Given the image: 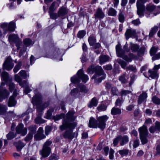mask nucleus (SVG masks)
Wrapping results in <instances>:
<instances>
[{
	"label": "nucleus",
	"instance_id": "obj_1",
	"mask_svg": "<svg viewBox=\"0 0 160 160\" xmlns=\"http://www.w3.org/2000/svg\"><path fill=\"white\" fill-rule=\"evenodd\" d=\"M74 113L75 112L73 111H70L67 114L66 116L64 114L61 113L60 115L53 116L52 119L55 121H56L63 118L62 124L59 127L60 130L62 131L67 128L74 129L76 126V123L70 121H72L75 119L76 118L73 115Z\"/></svg>",
	"mask_w": 160,
	"mask_h": 160
},
{
	"label": "nucleus",
	"instance_id": "obj_2",
	"mask_svg": "<svg viewBox=\"0 0 160 160\" xmlns=\"http://www.w3.org/2000/svg\"><path fill=\"white\" fill-rule=\"evenodd\" d=\"M88 74H92L94 72H95L92 78V79H95L98 75L102 76L98 79L95 80L96 82H100L102 80L104 79L106 77V74L104 73L103 70L101 66H94L93 65H92L89 66L87 70Z\"/></svg>",
	"mask_w": 160,
	"mask_h": 160
},
{
	"label": "nucleus",
	"instance_id": "obj_3",
	"mask_svg": "<svg viewBox=\"0 0 160 160\" xmlns=\"http://www.w3.org/2000/svg\"><path fill=\"white\" fill-rule=\"evenodd\" d=\"M124 50L121 49L120 45H117L116 46V50L118 57H121L127 62H131L132 59L137 58V56L133 54L130 53L129 54V57L125 55V52H128L129 49L128 48V46L125 45L123 47Z\"/></svg>",
	"mask_w": 160,
	"mask_h": 160
},
{
	"label": "nucleus",
	"instance_id": "obj_4",
	"mask_svg": "<svg viewBox=\"0 0 160 160\" xmlns=\"http://www.w3.org/2000/svg\"><path fill=\"white\" fill-rule=\"evenodd\" d=\"M78 76H74L72 77L71 79V81L74 83H77L80 82V79H81L82 81L86 82L88 80V76L83 73V72L82 69L79 70L77 73Z\"/></svg>",
	"mask_w": 160,
	"mask_h": 160
},
{
	"label": "nucleus",
	"instance_id": "obj_5",
	"mask_svg": "<svg viewBox=\"0 0 160 160\" xmlns=\"http://www.w3.org/2000/svg\"><path fill=\"white\" fill-rule=\"evenodd\" d=\"M52 143V142L50 140H48L44 143L42 149L40 151L42 157H47L50 154L51 148L49 146Z\"/></svg>",
	"mask_w": 160,
	"mask_h": 160
},
{
	"label": "nucleus",
	"instance_id": "obj_6",
	"mask_svg": "<svg viewBox=\"0 0 160 160\" xmlns=\"http://www.w3.org/2000/svg\"><path fill=\"white\" fill-rule=\"evenodd\" d=\"M108 118V117L106 115L97 117L96 119L98 123V128L102 130H104L106 127V122Z\"/></svg>",
	"mask_w": 160,
	"mask_h": 160
},
{
	"label": "nucleus",
	"instance_id": "obj_7",
	"mask_svg": "<svg viewBox=\"0 0 160 160\" xmlns=\"http://www.w3.org/2000/svg\"><path fill=\"white\" fill-rule=\"evenodd\" d=\"M148 0H137L136 6L137 8V13L140 17L143 16V12L145 10L144 3Z\"/></svg>",
	"mask_w": 160,
	"mask_h": 160
},
{
	"label": "nucleus",
	"instance_id": "obj_8",
	"mask_svg": "<svg viewBox=\"0 0 160 160\" xmlns=\"http://www.w3.org/2000/svg\"><path fill=\"white\" fill-rule=\"evenodd\" d=\"M8 40L10 42H14L15 43L18 49H19L20 46L22 43V42L17 35L13 34H10L9 36Z\"/></svg>",
	"mask_w": 160,
	"mask_h": 160
},
{
	"label": "nucleus",
	"instance_id": "obj_9",
	"mask_svg": "<svg viewBox=\"0 0 160 160\" xmlns=\"http://www.w3.org/2000/svg\"><path fill=\"white\" fill-rule=\"evenodd\" d=\"M14 66V64L12 62V60L10 57H8L6 60L3 65V68L9 71L12 69Z\"/></svg>",
	"mask_w": 160,
	"mask_h": 160
},
{
	"label": "nucleus",
	"instance_id": "obj_10",
	"mask_svg": "<svg viewBox=\"0 0 160 160\" xmlns=\"http://www.w3.org/2000/svg\"><path fill=\"white\" fill-rule=\"evenodd\" d=\"M15 24L14 22H11L9 24H8L7 23H3L1 25L0 27L4 29L13 32L15 29Z\"/></svg>",
	"mask_w": 160,
	"mask_h": 160
},
{
	"label": "nucleus",
	"instance_id": "obj_11",
	"mask_svg": "<svg viewBox=\"0 0 160 160\" xmlns=\"http://www.w3.org/2000/svg\"><path fill=\"white\" fill-rule=\"evenodd\" d=\"M16 130L17 133L21 134L23 136L25 135L27 132V128H24V125L22 123H20L17 126Z\"/></svg>",
	"mask_w": 160,
	"mask_h": 160
},
{
	"label": "nucleus",
	"instance_id": "obj_12",
	"mask_svg": "<svg viewBox=\"0 0 160 160\" xmlns=\"http://www.w3.org/2000/svg\"><path fill=\"white\" fill-rule=\"evenodd\" d=\"M45 136L43 133L42 128L40 127L39 128L37 133L34 136V138L37 141L41 140L45 138Z\"/></svg>",
	"mask_w": 160,
	"mask_h": 160
},
{
	"label": "nucleus",
	"instance_id": "obj_13",
	"mask_svg": "<svg viewBox=\"0 0 160 160\" xmlns=\"http://www.w3.org/2000/svg\"><path fill=\"white\" fill-rule=\"evenodd\" d=\"M69 130H66L63 133H62V135L63 138H68L69 139H72L74 137V135L75 133H73L71 130L73 129H70Z\"/></svg>",
	"mask_w": 160,
	"mask_h": 160
},
{
	"label": "nucleus",
	"instance_id": "obj_14",
	"mask_svg": "<svg viewBox=\"0 0 160 160\" xmlns=\"http://www.w3.org/2000/svg\"><path fill=\"white\" fill-rule=\"evenodd\" d=\"M97 120H96L94 118H90L88 123V127L90 128H98V125Z\"/></svg>",
	"mask_w": 160,
	"mask_h": 160
},
{
	"label": "nucleus",
	"instance_id": "obj_15",
	"mask_svg": "<svg viewBox=\"0 0 160 160\" xmlns=\"http://www.w3.org/2000/svg\"><path fill=\"white\" fill-rule=\"evenodd\" d=\"M17 95V94H16L15 92H14L13 95L10 97L8 103V105L9 107H13L15 105L16 102L15 99V98Z\"/></svg>",
	"mask_w": 160,
	"mask_h": 160
},
{
	"label": "nucleus",
	"instance_id": "obj_16",
	"mask_svg": "<svg viewBox=\"0 0 160 160\" xmlns=\"http://www.w3.org/2000/svg\"><path fill=\"white\" fill-rule=\"evenodd\" d=\"M147 97V93L145 92H142V93L138 96V104H140L142 102H145Z\"/></svg>",
	"mask_w": 160,
	"mask_h": 160
},
{
	"label": "nucleus",
	"instance_id": "obj_17",
	"mask_svg": "<svg viewBox=\"0 0 160 160\" xmlns=\"http://www.w3.org/2000/svg\"><path fill=\"white\" fill-rule=\"evenodd\" d=\"M96 19H102L105 15L101 9L98 8L94 14Z\"/></svg>",
	"mask_w": 160,
	"mask_h": 160
},
{
	"label": "nucleus",
	"instance_id": "obj_18",
	"mask_svg": "<svg viewBox=\"0 0 160 160\" xmlns=\"http://www.w3.org/2000/svg\"><path fill=\"white\" fill-rule=\"evenodd\" d=\"M140 136H148V131L147 127L145 125L141 127L138 129Z\"/></svg>",
	"mask_w": 160,
	"mask_h": 160
},
{
	"label": "nucleus",
	"instance_id": "obj_19",
	"mask_svg": "<svg viewBox=\"0 0 160 160\" xmlns=\"http://www.w3.org/2000/svg\"><path fill=\"white\" fill-rule=\"evenodd\" d=\"M9 95L8 90L4 88L0 89V97L2 100L7 98Z\"/></svg>",
	"mask_w": 160,
	"mask_h": 160
},
{
	"label": "nucleus",
	"instance_id": "obj_20",
	"mask_svg": "<svg viewBox=\"0 0 160 160\" xmlns=\"http://www.w3.org/2000/svg\"><path fill=\"white\" fill-rule=\"evenodd\" d=\"M118 80L122 84L127 83L128 81V78L126 76V73H125L120 76Z\"/></svg>",
	"mask_w": 160,
	"mask_h": 160
},
{
	"label": "nucleus",
	"instance_id": "obj_21",
	"mask_svg": "<svg viewBox=\"0 0 160 160\" xmlns=\"http://www.w3.org/2000/svg\"><path fill=\"white\" fill-rule=\"evenodd\" d=\"M68 11L66 8L63 7H61L58 12V16L59 17L63 16L66 14Z\"/></svg>",
	"mask_w": 160,
	"mask_h": 160
},
{
	"label": "nucleus",
	"instance_id": "obj_22",
	"mask_svg": "<svg viewBox=\"0 0 160 160\" xmlns=\"http://www.w3.org/2000/svg\"><path fill=\"white\" fill-rule=\"evenodd\" d=\"M109 57L106 55H101L99 58V62L100 64H102L103 63L108 61L109 60Z\"/></svg>",
	"mask_w": 160,
	"mask_h": 160
},
{
	"label": "nucleus",
	"instance_id": "obj_23",
	"mask_svg": "<svg viewBox=\"0 0 160 160\" xmlns=\"http://www.w3.org/2000/svg\"><path fill=\"white\" fill-rule=\"evenodd\" d=\"M120 142V144L121 146H123L127 143L128 141V138L127 136H119Z\"/></svg>",
	"mask_w": 160,
	"mask_h": 160
},
{
	"label": "nucleus",
	"instance_id": "obj_24",
	"mask_svg": "<svg viewBox=\"0 0 160 160\" xmlns=\"http://www.w3.org/2000/svg\"><path fill=\"white\" fill-rule=\"evenodd\" d=\"M14 144L16 146L17 150L18 152L20 151L25 145L20 141H19L18 142L14 143Z\"/></svg>",
	"mask_w": 160,
	"mask_h": 160
},
{
	"label": "nucleus",
	"instance_id": "obj_25",
	"mask_svg": "<svg viewBox=\"0 0 160 160\" xmlns=\"http://www.w3.org/2000/svg\"><path fill=\"white\" fill-rule=\"evenodd\" d=\"M122 112L120 109L115 107L113 108L111 110V114L113 115H120Z\"/></svg>",
	"mask_w": 160,
	"mask_h": 160
},
{
	"label": "nucleus",
	"instance_id": "obj_26",
	"mask_svg": "<svg viewBox=\"0 0 160 160\" xmlns=\"http://www.w3.org/2000/svg\"><path fill=\"white\" fill-rule=\"evenodd\" d=\"M135 33V32L134 30L131 29L127 30L125 33L126 38L128 39L132 36L134 35Z\"/></svg>",
	"mask_w": 160,
	"mask_h": 160
},
{
	"label": "nucleus",
	"instance_id": "obj_27",
	"mask_svg": "<svg viewBox=\"0 0 160 160\" xmlns=\"http://www.w3.org/2000/svg\"><path fill=\"white\" fill-rule=\"evenodd\" d=\"M41 98L42 96L40 94H35L32 98V102L37 103L40 101Z\"/></svg>",
	"mask_w": 160,
	"mask_h": 160
},
{
	"label": "nucleus",
	"instance_id": "obj_28",
	"mask_svg": "<svg viewBox=\"0 0 160 160\" xmlns=\"http://www.w3.org/2000/svg\"><path fill=\"white\" fill-rule=\"evenodd\" d=\"M72 96L77 98L80 96V94L78 88H74L72 90L71 92Z\"/></svg>",
	"mask_w": 160,
	"mask_h": 160
},
{
	"label": "nucleus",
	"instance_id": "obj_29",
	"mask_svg": "<svg viewBox=\"0 0 160 160\" xmlns=\"http://www.w3.org/2000/svg\"><path fill=\"white\" fill-rule=\"evenodd\" d=\"M98 101L96 98H93L91 100L88 106L91 108L92 107L96 106L97 105L98 103Z\"/></svg>",
	"mask_w": 160,
	"mask_h": 160
},
{
	"label": "nucleus",
	"instance_id": "obj_30",
	"mask_svg": "<svg viewBox=\"0 0 160 160\" xmlns=\"http://www.w3.org/2000/svg\"><path fill=\"white\" fill-rule=\"evenodd\" d=\"M117 11L112 8H110L108 10V13L109 16H115L117 15Z\"/></svg>",
	"mask_w": 160,
	"mask_h": 160
},
{
	"label": "nucleus",
	"instance_id": "obj_31",
	"mask_svg": "<svg viewBox=\"0 0 160 160\" xmlns=\"http://www.w3.org/2000/svg\"><path fill=\"white\" fill-rule=\"evenodd\" d=\"M7 106L5 105L0 104V114H4L7 111Z\"/></svg>",
	"mask_w": 160,
	"mask_h": 160
},
{
	"label": "nucleus",
	"instance_id": "obj_32",
	"mask_svg": "<svg viewBox=\"0 0 160 160\" xmlns=\"http://www.w3.org/2000/svg\"><path fill=\"white\" fill-rule=\"evenodd\" d=\"M158 29V27L157 26H154L151 29L149 34V37H152L156 33Z\"/></svg>",
	"mask_w": 160,
	"mask_h": 160
},
{
	"label": "nucleus",
	"instance_id": "obj_33",
	"mask_svg": "<svg viewBox=\"0 0 160 160\" xmlns=\"http://www.w3.org/2000/svg\"><path fill=\"white\" fill-rule=\"evenodd\" d=\"M23 43L25 45L28 46L32 45L34 43V42L29 38H27L25 39L23 41Z\"/></svg>",
	"mask_w": 160,
	"mask_h": 160
},
{
	"label": "nucleus",
	"instance_id": "obj_34",
	"mask_svg": "<svg viewBox=\"0 0 160 160\" xmlns=\"http://www.w3.org/2000/svg\"><path fill=\"white\" fill-rule=\"evenodd\" d=\"M148 72L150 74V77L152 78H158V74L157 71H152L150 70H149L148 71Z\"/></svg>",
	"mask_w": 160,
	"mask_h": 160
},
{
	"label": "nucleus",
	"instance_id": "obj_35",
	"mask_svg": "<svg viewBox=\"0 0 160 160\" xmlns=\"http://www.w3.org/2000/svg\"><path fill=\"white\" fill-rule=\"evenodd\" d=\"M88 41L90 45L91 46H93L96 42V39L94 36H91L88 39Z\"/></svg>",
	"mask_w": 160,
	"mask_h": 160
},
{
	"label": "nucleus",
	"instance_id": "obj_36",
	"mask_svg": "<svg viewBox=\"0 0 160 160\" xmlns=\"http://www.w3.org/2000/svg\"><path fill=\"white\" fill-rule=\"evenodd\" d=\"M28 129L29 133H32L33 135L36 132L37 127L36 125H32L28 127Z\"/></svg>",
	"mask_w": 160,
	"mask_h": 160
},
{
	"label": "nucleus",
	"instance_id": "obj_37",
	"mask_svg": "<svg viewBox=\"0 0 160 160\" xmlns=\"http://www.w3.org/2000/svg\"><path fill=\"white\" fill-rule=\"evenodd\" d=\"M130 47L132 52H137L138 49L139 47L137 44H132V42L130 43Z\"/></svg>",
	"mask_w": 160,
	"mask_h": 160
},
{
	"label": "nucleus",
	"instance_id": "obj_38",
	"mask_svg": "<svg viewBox=\"0 0 160 160\" xmlns=\"http://www.w3.org/2000/svg\"><path fill=\"white\" fill-rule=\"evenodd\" d=\"M19 73L20 76L23 79H26L29 77L28 73H27L26 71L25 70H21Z\"/></svg>",
	"mask_w": 160,
	"mask_h": 160
},
{
	"label": "nucleus",
	"instance_id": "obj_39",
	"mask_svg": "<svg viewBox=\"0 0 160 160\" xmlns=\"http://www.w3.org/2000/svg\"><path fill=\"white\" fill-rule=\"evenodd\" d=\"M2 77L4 81L7 82L9 79V74L6 72H3L2 73Z\"/></svg>",
	"mask_w": 160,
	"mask_h": 160
},
{
	"label": "nucleus",
	"instance_id": "obj_40",
	"mask_svg": "<svg viewBox=\"0 0 160 160\" xmlns=\"http://www.w3.org/2000/svg\"><path fill=\"white\" fill-rule=\"evenodd\" d=\"M124 100V98L123 97H121V99L119 98H118L115 102V105L116 106L120 107L123 102Z\"/></svg>",
	"mask_w": 160,
	"mask_h": 160
},
{
	"label": "nucleus",
	"instance_id": "obj_41",
	"mask_svg": "<svg viewBox=\"0 0 160 160\" xmlns=\"http://www.w3.org/2000/svg\"><path fill=\"white\" fill-rule=\"evenodd\" d=\"M156 8V6L153 5L148 4L146 7V10L149 12H152Z\"/></svg>",
	"mask_w": 160,
	"mask_h": 160
},
{
	"label": "nucleus",
	"instance_id": "obj_42",
	"mask_svg": "<svg viewBox=\"0 0 160 160\" xmlns=\"http://www.w3.org/2000/svg\"><path fill=\"white\" fill-rule=\"evenodd\" d=\"M79 87L80 88V91L82 92L86 93L88 91V89L87 88L86 86L84 85H79Z\"/></svg>",
	"mask_w": 160,
	"mask_h": 160
},
{
	"label": "nucleus",
	"instance_id": "obj_43",
	"mask_svg": "<svg viewBox=\"0 0 160 160\" xmlns=\"http://www.w3.org/2000/svg\"><path fill=\"white\" fill-rule=\"evenodd\" d=\"M147 137L148 136H140V139L142 144H145L148 142V140L147 138Z\"/></svg>",
	"mask_w": 160,
	"mask_h": 160
},
{
	"label": "nucleus",
	"instance_id": "obj_44",
	"mask_svg": "<svg viewBox=\"0 0 160 160\" xmlns=\"http://www.w3.org/2000/svg\"><path fill=\"white\" fill-rule=\"evenodd\" d=\"M119 153L122 156H126L128 155L129 152V150L128 149L121 150L118 151Z\"/></svg>",
	"mask_w": 160,
	"mask_h": 160
},
{
	"label": "nucleus",
	"instance_id": "obj_45",
	"mask_svg": "<svg viewBox=\"0 0 160 160\" xmlns=\"http://www.w3.org/2000/svg\"><path fill=\"white\" fill-rule=\"evenodd\" d=\"M118 17L119 20H124L125 17L124 12L120 11L119 13Z\"/></svg>",
	"mask_w": 160,
	"mask_h": 160
},
{
	"label": "nucleus",
	"instance_id": "obj_46",
	"mask_svg": "<svg viewBox=\"0 0 160 160\" xmlns=\"http://www.w3.org/2000/svg\"><path fill=\"white\" fill-rule=\"evenodd\" d=\"M152 100L153 103L156 104H160V99L154 96L152 98Z\"/></svg>",
	"mask_w": 160,
	"mask_h": 160
},
{
	"label": "nucleus",
	"instance_id": "obj_47",
	"mask_svg": "<svg viewBox=\"0 0 160 160\" xmlns=\"http://www.w3.org/2000/svg\"><path fill=\"white\" fill-rule=\"evenodd\" d=\"M107 108V106L104 104H101L99 105L97 107V109L99 111H104Z\"/></svg>",
	"mask_w": 160,
	"mask_h": 160
},
{
	"label": "nucleus",
	"instance_id": "obj_48",
	"mask_svg": "<svg viewBox=\"0 0 160 160\" xmlns=\"http://www.w3.org/2000/svg\"><path fill=\"white\" fill-rule=\"evenodd\" d=\"M118 62L121 65L122 68L125 69V67L127 65V63L125 62L122 60L119 59L118 60Z\"/></svg>",
	"mask_w": 160,
	"mask_h": 160
},
{
	"label": "nucleus",
	"instance_id": "obj_49",
	"mask_svg": "<svg viewBox=\"0 0 160 160\" xmlns=\"http://www.w3.org/2000/svg\"><path fill=\"white\" fill-rule=\"evenodd\" d=\"M158 48L155 47H152L150 51V53L151 56H153L157 52L158 50Z\"/></svg>",
	"mask_w": 160,
	"mask_h": 160
},
{
	"label": "nucleus",
	"instance_id": "obj_50",
	"mask_svg": "<svg viewBox=\"0 0 160 160\" xmlns=\"http://www.w3.org/2000/svg\"><path fill=\"white\" fill-rule=\"evenodd\" d=\"M54 111V109L52 108L48 110L47 112L46 118L48 119L51 118V115H52V113Z\"/></svg>",
	"mask_w": 160,
	"mask_h": 160
},
{
	"label": "nucleus",
	"instance_id": "obj_51",
	"mask_svg": "<svg viewBox=\"0 0 160 160\" xmlns=\"http://www.w3.org/2000/svg\"><path fill=\"white\" fill-rule=\"evenodd\" d=\"M22 66V63L20 62H19L18 64L15 66L14 69L13 71L15 73L17 72L21 68Z\"/></svg>",
	"mask_w": 160,
	"mask_h": 160
},
{
	"label": "nucleus",
	"instance_id": "obj_52",
	"mask_svg": "<svg viewBox=\"0 0 160 160\" xmlns=\"http://www.w3.org/2000/svg\"><path fill=\"white\" fill-rule=\"evenodd\" d=\"M131 93V92L130 91L128 90H122L121 91V97H123V96H126L129 94Z\"/></svg>",
	"mask_w": 160,
	"mask_h": 160
},
{
	"label": "nucleus",
	"instance_id": "obj_53",
	"mask_svg": "<svg viewBox=\"0 0 160 160\" xmlns=\"http://www.w3.org/2000/svg\"><path fill=\"white\" fill-rule=\"evenodd\" d=\"M86 32L83 30H82L79 31L78 34V37L80 38H82L85 35Z\"/></svg>",
	"mask_w": 160,
	"mask_h": 160
},
{
	"label": "nucleus",
	"instance_id": "obj_54",
	"mask_svg": "<svg viewBox=\"0 0 160 160\" xmlns=\"http://www.w3.org/2000/svg\"><path fill=\"white\" fill-rule=\"evenodd\" d=\"M111 92L113 95H117L118 93V88L115 87H112L111 88Z\"/></svg>",
	"mask_w": 160,
	"mask_h": 160
},
{
	"label": "nucleus",
	"instance_id": "obj_55",
	"mask_svg": "<svg viewBox=\"0 0 160 160\" xmlns=\"http://www.w3.org/2000/svg\"><path fill=\"white\" fill-rule=\"evenodd\" d=\"M32 133H29L28 135L24 138V140L26 142H28L31 140L33 137Z\"/></svg>",
	"mask_w": 160,
	"mask_h": 160
},
{
	"label": "nucleus",
	"instance_id": "obj_56",
	"mask_svg": "<svg viewBox=\"0 0 160 160\" xmlns=\"http://www.w3.org/2000/svg\"><path fill=\"white\" fill-rule=\"evenodd\" d=\"M125 69L126 70H130L132 71L136 72V68L135 66L132 65H130L128 66Z\"/></svg>",
	"mask_w": 160,
	"mask_h": 160
},
{
	"label": "nucleus",
	"instance_id": "obj_57",
	"mask_svg": "<svg viewBox=\"0 0 160 160\" xmlns=\"http://www.w3.org/2000/svg\"><path fill=\"white\" fill-rule=\"evenodd\" d=\"M15 137V135L14 134V133L12 132H10L7 135V137L8 139L10 140Z\"/></svg>",
	"mask_w": 160,
	"mask_h": 160
},
{
	"label": "nucleus",
	"instance_id": "obj_58",
	"mask_svg": "<svg viewBox=\"0 0 160 160\" xmlns=\"http://www.w3.org/2000/svg\"><path fill=\"white\" fill-rule=\"evenodd\" d=\"M152 154L150 153H146L144 155V157L145 160H152Z\"/></svg>",
	"mask_w": 160,
	"mask_h": 160
},
{
	"label": "nucleus",
	"instance_id": "obj_59",
	"mask_svg": "<svg viewBox=\"0 0 160 160\" xmlns=\"http://www.w3.org/2000/svg\"><path fill=\"white\" fill-rule=\"evenodd\" d=\"M49 14L51 18L52 19H56L58 17H59L58 16V14H57V13H55L50 12Z\"/></svg>",
	"mask_w": 160,
	"mask_h": 160
},
{
	"label": "nucleus",
	"instance_id": "obj_60",
	"mask_svg": "<svg viewBox=\"0 0 160 160\" xmlns=\"http://www.w3.org/2000/svg\"><path fill=\"white\" fill-rule=\"evenodd\" d=\"M59 157L55 154H53L49 158V160H58Z\"/></svg>",
	"mask_w": 160,
	"mask_h": 160
},
{
	"label": "nucleus",
	"instance_id": "obj_61",
	"mask_svg": "<svg viewBox=\"0 0 160 160\" xmlns=\"http://www.w3.org/2000/svg\"><path fill=\"white\" fill-rule=\"evenodd\" d=\"M160 155V145H158L156 147V151L154 155L155 156H157Z\"/></svg>",
	"mask_w": 160,
	"mask_h": 160
},
{
	"label": "nucleus",
	"instance_id": "obj_62",
	"mask_svg": "<svg viewBox=\"0 0 160 160\" xmlns=\"http://www.w3.org/2000/svg\"><path fill=\"white\" fill-rule=\"evenodd\" d=\"M159 59H160V52L158 53L157 54L154 55L152 58V60L153 61H154Z\"/></svg>",
	"mask_w": 160,
	"mask_h": 160
},
{
	"label": "nucleus",
	"instance_id": "obj_63",
	"mask_svg": "<svg viewBox=\"0 0 160 160\" xmlns=\"http://www.w3.org/2000/svg\"><path fill=\"white\" fill-rule=\"evenodd\" d=\"M120 136H119L114 139L113 142V144L114 146H116L118 144L119 141L120 142Z\"/></svg>",
	"mask_w": 160,
	"mask_h": 160
},
{
	"label": "nucleus",
	"instance_id": "obj_64",
	"mask_svg": "<svg viewBox=\"0 0 160 160\" xmlns=\"http://www.w3.org/2000/svg\"><path fill=\"white\" fill-rule=\"evenodd\" d=\"M52 128L50 126H47L46 127L45 130V133L46 135H47L51 131Z\"/></svg>",
	"mask_w": 160,
	"mask_h": 160
}]
</instances>
